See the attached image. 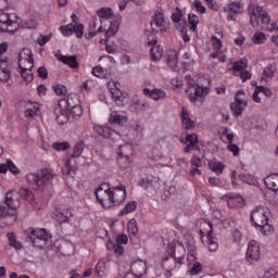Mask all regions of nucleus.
Wrapping results in <instances>:
<instances>
[{
  "mask_svg": "<svg viewBox=\"0 0 278 278\" xmlns=\"http://www.w3.org/2000/svg\"><path fill=\"white\" fill-rule=\"evenodd\" d=\"M268 216H270V211L266 206H257L251 213L253 227L261 231L263 236H270L275 231V228L268 224Z\"/></svg>",
  "mask_w": 278,
  "mask_h": 278,
  "instance_id": "1",
  "label": "nucleus"
},
{
  "mask_svg": "<svg viewBox=\"0 0 278 278\" xmlns=\"http://www.w3.org/2000/svg\"><path fill=\"white\" fill-rule=\"evenodd\" d=\"M54 177L53 169L43 168L39 169L36 174L30 173L26 175V181L30 186H36L39 190H45V188H49L53 184Z\"/></svg>",
  "mask_w": 278,
  "mask_h": 278,
  "instance_id": "2",
  "label": "nucleus"
},
{
  "mask_svg": "<svg viewBox=\"0 0 278 278\" xmlns=\"http://www.w3.org/2000/svg\"><path fill=\"white\" fill-rule=\"evenodd\" d=\"M18 68L21 77L25 79L27 84L34 81V73H31L34 68V53L31 50L24 49L18 54Z\"/></svg>",
  "mask_w": 278,
  "mask_h": 278,
  "instance_id": "3",
  "label": "nucleus"
},
{
  "mask_svg": "<svg viewBox=\"0 0 278 278\" xmlns=\"http://www.w3.org/2000/svg\"><path fill=\"white\" fill-rule=\"evenodd\" d=\"M248 14L252 27H260V18L263 25L270 24V15L264 10V7H260L255 0L250 1Z\"/></svg>",
  "mask_w": 278,
  "mask_h": 278,
  "instance_id": "4",
  "label": "nucleus"
},
{
  "mask_svg": "<svg viewBox=\"0 0 278 278\" xmlns=\"http://www.w3.org/2000/svg\"><path fill=\"white\" fill-rule=\"evenodd\" d=\"M27 242H31L33 247L37 249H45L49 242H51V237L46 229H31L30 233L26 237Z\"/></svg>",
  "mask_w": 278,
  "mask_h": 278,
  "instance_id": "5",
  "label": "nucleus"
},
{
  "mask_svg": "<svg viewBox=\"0 0 278 278\" xmlns=\"http://www.w3.org/2000/svg\"><path fill=\"white\" fill-rule=\"evenodd\" d=\"M98 203L104 207V210H110L114 207V200L112 198L111 187L108 184H102L94 192Z\"/></svg>",
  "mask_w": 278,
  "mask_h": 278,
  "instance_id": "6",
  "label": "nucleus"
},
{
  "mask_svg": "<svg viewBox=\"0 0 278 278\" xmlns=\"http://www.w3.org/2000/svg\"><path fill=\"white\" fill-rule=\"evenodd\" d=\"M17 27H18V15H16V13L0 14V31L2 34H5V33L16 34Z\"/></svg>",
  "mask_w": 278,
  "mask_h": 278,
  "instance_id": "7",
  "label": "nucleus"
},
{
  "mask_svg": "<svg viewBox=\"0 0 278 278\" xmlns=\"http://www.w3.org/2000/svg\"><path fill=\"white\" fill-rule=\"evenodd\" d=\"M188 89L186 90L187 94H189V100L194 103L197 99H201L203 97H207L210 94V89L207 87H203L199 84L194 85V79L187 81Z\"/></svg>",
  "mask_w": 278,
  "mask_h": 278,
  "instance_id": "8",
  "label": "nucleus"
},
{
  "mask_svg": "<svg viewBox=\"0 0 278 278\" xmlns=\"http://www.w3.org/2000/svg\"><path fill=\"white\" fill-rule=\"evenodd\" d=\"M200 233L201 236H206L208 240V251H211V253L218 251V243L214 241V225L212 222L202 223L200 225Z\"/></svg>",
  "mask_w": 278,
  "mask_h": 278,
  "instance_id": "9",
  "label": "nucleus"
},
{
  "mask_svg": "<svg viewBox=\"0 0 278 278\" xmlns=\"http://www.w3.org/2000/svg\"><path fill=\"white\" fill-rule=\"evenodd\" d=\"M4 206L10 212V216H16V210L21 206V194L16 191H10L5 195Z\"/></svg>",
  "mask_w": 278,
  "mask_h": 278,
  "instance_id": "10",
  "label": "nucleus"
},
{
  "mask_svg": "<svg viewBox=\"0 0 278 278\" xmlns=\"http://www.w3.org/2000/svg\"><path fill=\"white\" fill-rule=\"evenodd\" d=\"M111 195L113 199V207L125 203V199H127V187L123 184L111 187Z\"/></svg>",
  "mask_w": 278,
  "mask_h": 278,
  "instance_id": "11",
  "label": "nucleus"
},
{
  "mask_svg": "<svg viewBox=\"0 0 278 278\" xmlns=\"http://www.w3.org/2000/svg\"><path fill=\"white\" fill-rule=\"evenodd\" d=\"M222 201H226L228 207L235 208L240 207L244 203V198L239 193L228 192L220 197Z\"/></svg>",
  "mask_w": 278,
  "mask_h": 278,
  "instance_id": "12",
  "label": "nucleus"
},
{
  "mask_svg": "<svg viewBox=\"0 0 278 278\" xmlns=\"http://www.w3.org/2000/svg\"><path fill=\"white\" fill-rule=\"evenodd\" d=\"M247 261L249 264H256V262H260V244H257V242L251 241L248 244Z\"/></svg>",
  "mask_w": 278,
  "mask_h": 278,
  "instance_id": "13",
  "label": "nucleus"
},
{
  "mask_svg": "<svg viewBox=\"0 0 278 278\" xmlns=\"http://www.w3.org/2000/svg\"><path fill=\"white\" fill-rule=\"evenodd\" d=\"M184 262L182 257L176 258L175 256H169L163 260L162 266L167 273L173 270H179L181 268V264Z\"/></svg>",
  "mask_w": 278,
  "mask_h": 278,
  "instance_id": "14",
  "label": "nucleus"
},
{
  "mask_svg": "<svg viewBox=\"0 0 278 278\" xmlns=\"http://www.w3.org/2000/svg\"><path fill=\"white\" fill-rule=\"evenodd\" d=\"M247 125L250 129H263L264 130L268 127L266 119L260 115H252V116L248 117Z\"/></svg>",
  "mask_w": 278,
  "mask_h": 278,
  "instance_id": "15",
  "label": "nucleus"
},
{
  "mask_svg": "<svg viewBox=\"0 0 278 278\" xmlns=\"http://www.w3.org/2000/svg\"><path fill=\"white\" fill-rule=\"evenodd\" d=\"M148 45L151 47L150 55L153 62H160L164 55V49H162V46L157 45V39L150 40Z\"/></svg>",
  "mask_w": 278,
  "mask_h": 278,
  "instance_id": "16",
  "label": "nucleus"
},
{
  "mask_svg": "<svg viewBox=\"0 0 278 278\" xmlns=\"http://www.w3.org/2000/svg\"><path fill=\"white\" fill-rule=\"evenodd\" d=\"M187 146L184 148V153H190V151H200L199 136L197 134H188L186 136Z\"/></svg>",
  "mask_w": 278,
  "mask_h": 278,
  "instance_id": "17",
  "label": "nucleus"
},
{
  "mask_svg": "<svg viewBox=\"0 0 278 278\" xmlns=\"http://www.w3.org/2000/svg\"><path fill=\"white\" fill-rule=\"evenodd\" d=\"M180 121L184 129L190 130L197 127V123H194V121L190 118V113L188 112V109L186 106L181 108Z\"/></svg>",
  "mask_w": 278,
  "mask_h": 278,
  "instance_id": "18",
  "label": "nucleus"
},
{
  "mask_svg": "<svg viewBox=\"0 0 278 278\" xmlns=\"http://www.w3.org/2000/svg\"><path fill=\"white\" fill-rule=\"evenodd\" d=\"M130 273L136 278H142V275H147V263L143 261H135L130 265Z\"/></svg>",
  "mask_w": 278,
  "mask_h": 278,
  "instance_id": "19",
  "label": "nucleus"
},
{
  "mask_svg": "<svg viewBox=\"0 0 278 278\" xmlns=\"http://www.w3.org/2000/svg\"><path fill=\"white\" fill-rule=\"evenodd\" d=\"M244 96V90H239L236 93L235 97V102L230 104V109L232 114H235V116H240L242 114V111L244 110L242 108V98Z\"/></svg>",
  "mask_w": 278,
  "mask_h": 278,
  "instance_id": "20",
  "label": "nucleus"
},
{
  "mask_svg": "<svg viewBox=\"0 0 278 278\" xmlns=\"http://www.w3.org/2000/svg\"><path fill=\"white\" fill-rule=\"evenodd\" d=\"M9 66L10 62H8V59L0 60V81H2V84L8 83L12 77V72L8 68Z\"/></svg>",
  "mask_w": 278,
  "mask_h": 278,
  "instance_id": "21",
  "label": "nucleus"
},
{
  "mask_svg": "<svg viewBox=\"0 0 278 278\" xmlns=\"http://www.w3.org/2000/svg\"><path fill=\"white\" fill-rule=\"evenodd\" d=\"M143 94L146 97H150V99H153V101H160L162 99H166V91L162 90V89H149V88H144L143 89Z\"/></svg>",
  "mask_w": 278,
  "mask_h": 278,
  "instance_id": "22",
  "label": "nucleus"
},
{
  "mask_svg": "<svg viewBox=\"0 0 278 278\" xmlns=\"http://www.w3.org/2000/svg\"><path fill=\"white\" fill-rule=\"evenodd\" d=\"M54 115L58 125H64L68 123V116H66L64 109H62V102L58 103L56 108H54Z\"/></svg>",
  "mask_w": 278,
  "mask_h": 278,
  "instance_id": "23",
  "label": "nucleus"
},
{
  "mask_svg": "<svg viewBox=\"0 0 278 278\" xmlns=\"http://www.w3.org/2000/svg\"><path fill=\"white\" fill-rule=\"evenodd\" d=\"M60 62L70 66V68H79V62H77V55L66 56L61 54L59 58Z\"/></svg>",
  "mask_w": 278,
  "mask_h": 278,
  "instance_id": "24",
  "label": "nucleus"
},
{
  "mask_svg": "<svg viewBox=\"0 0 278 278\" xmlns=\"http://www.w3.org/2000/svg\"><path fill=\"white\" fill-rule=\"evenodd\" d=\"M233 75L240 77L242 84H244V61H236L232 65Z\"/></svg>",
  "mask_w": 278,
  "mask_h": 278,
  "instance_id": "25",
  "label": "nucleus"
},
{
  "mask_svg": "<svg viewBox=\"0 0 278 278\" xmlns=\"http://www.w3.org/2000/svg\"><path fill=\"white\" fill-rule=\"evenodd\" d=\"M96 131L99 134V136H102V138H112L117 134L116 130L108 126H96Z\"/></svg>",
  "mask_w": 278,
  "mask_h": 278,
  "instance_id": "26",
  "label": "nucleus"
},
{
  "mask_svg": "<svg viewBox=\"0 0 278 278\" xmlns=\"http://www.w3.org/2000/svg\"><path fill=\"white\" fill-rule=\"evenodd\" d=\"M264 181L269 190L278 191V174L267 176Z\"/></svg>",
  "mask_w": 278,
  "mask_h": 278,
  "instance_id": "27",
  "label": "nucleus"
},
{
  "mask_svg": "<svg viewBox=\"0 0 278 278\" xmlns=\"http://www.w3.org/2000/svg\"><path fill=\"white\" fill-rule=\"evenodd\" d=\"M118 27H121V21L112 20L109 29L105 31V38H113V36H116Z\"/></svg>",
  "mask_w": 278,
  "mask_h": 278,
  "instance_id": "28",
  "label": "nucleus"
},
{
  "mask_svg": "<svg viewBox=\"0 0 278 278\" xmlns=\"http://www.w3.org/2000/svg\"><path fill=\"white\" fill-rule=\"evenodd\" d=\"M137 207H138V202L129 201L127 202L125 207H123L119 211L118 216H127V214H132V212H136Z\"/></svg>",
  "mask_w": 278,
  "mask_h": 278,
  "instance_id": "29",
  "label": "nucleus"
},
{
  "mask_svg": "<svg viewBox=\"0 0 278 278\" xmlns=\"http://www.w3.org/2000/svg\"><path fill=\"white\" fill-rule=\"evenodd\" d=\"M208 168L213 170L216 175H223V170H225V165L217 160H212L208 162Z\"/></svg>",
  "mask_w": 278,
  "mask_h": 278,
  "instance_id": "30",
  "label": "nucleus"
},
{
  "mask_svg": "<svg viewBox=\"0 0 278 278\" xmlns=\"http://www.w3.org/2000/svg\"><path fill=\"white\" fill-rule=\"evenodd\" d=\"M125 149H129V147H121L118 152H117V163L123 164L124 162V168H127L129 166V155L125 154Z\"/></svg>",
  "mask_w": 278,
  "mask_h": 278,
  "instance_id": "31",
  "label": "nucleus"
},
{
  "mask_svg": "<svg viewBox=\"0 0 278 278\" xmlns=\"http://www.w3.org/2000/svg\"><path fill=\"white\" fill-rule=\"evenodd\" d=\"M105 261L100 260L94 268V274L97 275V277L99 278H103V277H108V273L105 271Z\"/></svg>",
  "mask_w": 278,
  "mask_h": 278,
  "instance_id": "32",
  "label": "nucleus"
},
{
  "mask_svg": "<svg viewBox=\"0 0 278 278\" xmlns=\"http://www.w3.org/2000/svg\"><path fill=\"white\" fill-rule=\"evenodd\" d=\"M153 25H155L156 27H164V25H166V21L164 20V13H155L154 20L153 22H151V27L153 30H155V28H153Z\"/></svg>",
  "mask_w": 278,
  "mask_h": 278,
  "instance_id": "33",
  "label": "nucleus"
},
{
  "mask_svg": "<svg viewBox=\"0 0 278 278\" xmlns=\"http://www.w3.org/2000/svg\"><path fill=\"white\" fill-rule=\"evenodd\" d=\"M240 10H242V4L240 2H231L224 8L225 12L232 14H239Z\"/></svg>",
  "mask_w": 278,
  "mask_h": 278,
  "instance_id": "34",
  "label": "nucleus"
},
{
  "mask_svg": "<svg viewBox=\"0 0 278 278\" xmlns=\"http://www.w3.org/2000/svg\"><path fill=\"white\" fill-rule=\"evenodd\" d=\"M59 223H70L71 218H73V211L67 208L58 214Z\"/></svg>",
  "mask_w": 278,
  "mask_h": 278,
  "instance_id": "35",
  "label": "nucleus"
},
{
  "mask_svg": "<svg viewBox=\"0 0 278 278\" xmlns=\"http://www.w3.org/2000/svg\"><path fill=\"white\" fill-rule=\"evenodd\" d=\"M110 123L121 125L122 123H127V116L119 115L118 113H112L109 117Z\"/></svg>",
  "mask_w": 278,
  "mask_h": 278,
  "instance_id": "36",
  "label": "nucleus"
},
{
  "mask_svg": "<svg viewBox=\"0 0 278 278\" xmlns=\"http://www.w3.org/2000/svg\"><path fill=\"white\" fill-rule=\"evenodd\" d=\"M52 90L58 97H66V94H68V89L62 84L53 85Z\"/></svg>",
  "mask_w": 278,
  "mask_h": 278,
  "instance_id": "37",
  "label": "nucleus"
},
{
  "mask_svg": "<svg viewBox=\"0 0 278 278\" xmlns=\"http://www.w3.org/2000/svg\"><path fill=\"white\" fill-rule=\"evenodd\" d=\"M7 236L10 247H13L14 249H23V244L21 241L16 240V235L14 232H9Z\"/></svg>",
  "mask_w": 278,
  "mask_h": 278,
  "instance_id": "38",
  "label": "nucleus"
},
{
  "mask_svg": "<svg viewBox=\"0 0 278 278\" xmlns=\"http://www.w3.org/2000/svg\"><path fill=\"white\" fill-rule=\"evenodd\" d=\"M22 29H36L38 27V21L36 18H30L18 24Z\"/></svg>",
  "mask_w": 278,
  "mask_h": 278,
  "instance_id": "39",
  "label": "nucleus"
},
{
  "mask_svg": "<svg viewBox=\"0 0 278 278\" xmlns=\"http://www.w3.org/2000/svg\"><path fill=\"white\" fill-rule=\"evenodd\" d=\"M59 103H61V106L65 105V110H71V108L77 105L73 96H67L65 99L60 100Z\"/></svg>",
  "mask_w": 278,
  "mask_h": 278,
  "instance_id": "40",
  "label": "nucleus"
},
{
  "mask_svg": "<svg viewBox=\"0 0 278 278\" xmlns=\"http://www.w3.org/2000/svg\"><path fill=\"white\" fill-rule=\"evenodd\" d=\"M190 31H197V27L199 25V16L194 13H189L188 16Z\"/></svg>",
  "mask_w": 278,
  "mask_h": 278,
  "instance_id": "41",
  "label": "nucleus"
},
{
  "mask_svg": "<svg viewBox=\"0 0 278 278\" xmlns=\"http://www.w3.org/2000/svg\"><path fill=\"white\" fill-rule=\"evenodd\" d=\"M201 273H203V264L199 263V262H194L191 265V268L189 269V275H191L192 277L197 276V275H201Z\"/></svg>",
  "mask_w": 278,
  "mask_h": 278,
  "instance_id": "42",
  "label": "nucleus"
},
{
  "mask_svg": "<svg viewBox=\"0 0 278 278\" xmlns=\"http://www.w3.org/2000/svg\"><path fill=\"white\" fill-rule=\"evenodd\" d=\"M240 181L241 182L244 181V174L238 175V172L232 170L231 182H232L233 188H238V186H240Z\"/></svg>",
  "mask_w": 278,
  "mask_h": 278,
  "instance_id": "43",
  "label": "nucleus"
},
{
  "mask_svg": "<svg viewBox=\"0 0 278 278\" xmlns=\"http://www.w3.org/2000/svg\"><path fill=\"white\" fill-rule=\"evenodd\" d=\"M99 18H106L110 20L114 16V12L110 8H102L97 12Z\"/></svg>",
  "mask_w": 278,
  "mask_h": 278,
  "instance_id": "44",
  "label": "nucleus"
},
{
  "mask_svg": "<svg viewBox=\"0 0 278 278\" xmlns=\"http://www.w3.org/2000/svg\"><path fill=\"white\" fill-rule=\"evenodd\" d=\"M52 149H54V151H68V149H71V143H68L67 141H63V142H53L52 143Z\"/></svg>",
  "mask_w": 278,
  "mask_h": 278,
  "instance_id": "45",
  "label": "nucleus"
},
{
  "mask_svg": "<svg viewBox=\"0 0 278 278\" xmlns=\"http://www.w3.org/2000/svg\"><path fill=\"white\" fill-rule=\"evenodd\" d=\"M84 153V142H78L74 146L73 153L70 154V157H81Z\"/></svg>",
  "mask_w": 278,
  "mask_h": 278,
  "instance_id": "46",
  "label": "nucleus"
},
{
  "mask_svg": "<svg viewBox=\"0 0 278 278\" xmlns=\"http://www.w3.org/2000/svg\"><path fill=\"white\" fill-rule=\"evenodd\" d=\"M113 99L116 103V105H118L119 108H123V105H125V103H127V98L125 96H123V92H117V93H113Z\"/></svg>",
  "mask_w": 278,
  "mask_h": 278,
  "instance_id": "47",
  "label": "nucleus"
},
{
  "mask_svg": "<svg viewBox=\"0 0 278 278\" xmlns=\"http://www.w3.org/2000/svg\"><path fill=\"white\" fill-rule=\"evenodd\" d=\"M275 71H277V66L275 65H268L264 68L262 74V79L270 78L273 75H275Z\"/></svg>",
  "mask_w": 278,
  "mask_h": 278,
  "instance_id": "48",
  "label": "nucleus"
},
{
  "mask_svg": "<svg viewBox=\"0 0 278 278\" xmlns=\"http://www.w3.org/2000/svg\"><path fill=\"white\" fill-rule=\"evenodd\" d=\"M17 194H20V199L22 197L25 199V201H34V192H31L29 189L23 188L20 190V192H17Z\"/></svg>",
  "mask_w": 278,
  "mask_h": 278,
  "instance_id": "49",
  "label": "nucleus"
},
{
  "mask_svg": "<svg viewBox=\"0 0 278 278\" xmlns=\"http://www.w3.org/2000/svg\"><path fill=\"white\" fill-rule=\"evenodd\" d=\"M265 40H266V35L264 33L257 31L252 37V42L254 45H264Z\"/></svg>",
  "mask_w": 278,
  "mask_h": 278,
  "instance_id": "50",
  "label": "nucleus"
},
{
  "mask_svg": "<svg viewBox=\"0 0 278 278\" xmlns=\"http://www.w3.org/2000/svg\"><path fill=\"white\" fill-rule=\"evenodd\" d=\"M73 34H75L76 38H84V24H73Z\"/></svg>",
  "mask_w": 278,
  "mask_h": 278,
  "instance_id": "51",
  "label": "nucleus"
},
{
  "mask_svg": "<svg viewBox=\"0 0 278 278\" xmlns=\"http://www.w3.org/2000/svg\"><path fill=\"white\" fill-rule=\"evenodd\" d=\"M92 75L94 76V77H99L100 79H105V73H106V71L103 68V67H101V65H98V66H94L93 68H92Z\"/></svg>",
  "mask_w": 278,
  "mask_h": 278,
  "instance_id": "52",
  "label": "nucleus"
},
{
  "mask_svg": "<svg viewBox=\"0 0 278 278\" xmlns=\"http://www.w3.org/2000/svg\"><path fill=\"white\" fill-rule=\"evenodd\" d=\"M127 227L130 236L138 235V223L136 222V219H130Z\"/></svg>",
  "mask_w": 278,
  "mask_h": 278,
  "instance_id": "53",
  "label": "nucleus"
},
{
  "mask_svg": "<svg viewBox=\"0 0 278 278\" xmlns=\"http://www.w3.org/2000/svg\"><path fill=\"white\" fill-rule=\"evenodd\" d=\"M70 110L74 118H79V116L84 114V109H81V105L79 104H74L73 106L70 108Z\"/></svg>",
  "mask_w": 278,
  "mask_h": 278,
  "instance_id": "54",
  "label": "nucleus"
},
{
  "mask_svg": "<svg viewBox=\"0 0 278 278\" xmlns=\"http://www.w3.org/2000/svg\"><path fill=\"white\" fill-rule=\"evenodd\" d=\"M110 247H113V251L115 255H123V253H125V248H123V245L118 243L110 242L108 243V249H110Z\"/></svg>",
  "mask_w": 278,
  "mask_h": 278,
  "instance_id": "55",
  "label": "nucleus"
},
{
  "mask_svg": "<svg viewBox=\"0 0 278 278\" xmlns=\"http://www.w3.org/2000/svg\"><path fill=\"white\" fill-rule=\"evenodd\" d=\"M73 24H67V25H64V26H60L59 30L61 31V34L63 36H73Z\"/></svg>",
  "mask_w": 278,
  "mask_h": 278,
  "instance_id": "56",
  "label": "nucleus"
},
{
  "mask_svg": "<svg viewBox=\"0 0 278 278\" xmlns=\"http://www.w3.org/2000/svg\"><path fill=\"white\" fill-rule=\"evenodd\" d=\"M139 186L143 189V190H151V188L153 187V180L149 179V178H142L139 181Z\"/></svg>",
  "mask_w": 278,
  "mask_h": 278,
  "instance_id": "57",
  "label": "nucleus"
},
{
  "mask_svg": "<svg viewBox=\"0 0 278 278\" xmlns=\"http://www.w3.org/2000/svg\"><path fill=\"white\" fill-rule=\"evenodd\" d=\"M8 216H14V215H10V211L8 210V207L3 204H0V220H5Z\"/></svg>",
  "mask_w": 278,
  "mask_h": 278,
  "instance_id": "58",
  "label": "nucleus"
},
{
  "mask_svg": "<svg viewBox=\"0 0 278 278\" xmlns=\"http://www.w3.org/2000/svg\"><path fill=\"white\" fill-rule=\"evenodd\" d=\"M211 41H212V46L217 51H220L223 49V41H220V39L218 37L212 36Z\"/></svg>",
  "mask_w": 278,
  "mask_h": 278,
  "instance_id": "59",
  "label": "nucleus"
},
{
  "mask_svg": "<svg viewBox=\"0 0 278 278\" xmlns=\"http://www.w3.org/2000/svg\"><path fill=\"white\" fill-rule=\"evenodd\" d=\"M223 138H226L228 140V142L232 143L233 138H236V135H233V132H231V130L229 128H224Z\"/></svg>",
  "mask_w": 278,
  "mask_h": 278,
  "instance_id": "60",
  "label": "nucleus"
},
{
  "mask_svg": "<svg viewBox=\"0 0 278 278\" xmlns=\"http://www.w3.org/2000/svg\"><path fill=\"white\" fill-rule=\"evenodd\" d=\"M8 164L10 173H12L13 175H21V169H18V167L14 164V162H12V160H8Z\"/></svg>",
  "mask_w": 278,
  "mask_h": 278,
  "instance_id": "61",
  "label": "nucleus"
},
{
  "mask_svg": "<svg viewBox=\"0 0 278 278\" xmlns=\"http://www.w3.org/2000/svg\"><path fill=\"white\" fill-rule=\"evenodd\" d=\"M191 166L195 167V168H201V166H203V161H201V157L194 155L191 157Z\"/></svg>",
  "mask_w": 278,
  "mask_h": 278,
  "instance_id": "62",
  "label": "nucleus"
},
{
  "mask_svg": "<svg viewBox=\"0 0 278 278\" xmlns=\"http://www.w3.org/2000/svg\"><path fill=\"white\" fill-rule=\"evenodd\" d=\"M193 5L197 11L200 12V14H205V12H207V9H205V7H203V4L201 3V0H194Z\"/></svg>",
  "mask_w": 278,
  "mask_h": 278,
  "instance_id": "63",
  "label": "nucleus"
},
{
  "mask_svg": "<svg viewBox=\"0 0 278 278\" xmlns=\"http://www.w3.org/2000/svg\"><path fill=\"white\" fill-rule=\"evenodd\" d=\"M262 278H278V273L276 269L269 268L264 273Z\"/></svg>",
  "mask_w": 278,
  "mask_h": 278,
  "instance_id": "64",
  "label": "nucleus"
}]
</instances>
